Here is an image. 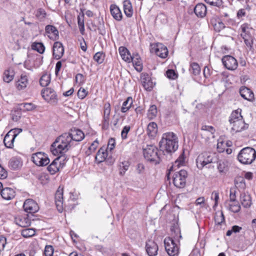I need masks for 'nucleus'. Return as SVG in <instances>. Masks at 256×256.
Masks as SVG:
<instances>
[{
	"label": "nucleus",
	"instance_id": "f257e3e1",
	"mask_svg": "<svg viewBox=\"0 0 256 256\" xmlns=\"http://www.w3.org/2000/svg\"><path fill=\"white\" fill-rule=\"evenodd\" d=\"M73 145L69 134L64 133L56 138L52 144L50 150L54 155L62 154L66 152Z\"/></svg>",
	"mask_w": 256,
	"mask_h": 256
},
{
	"label": "nucleus",
	"instance_id": "f03ea898",
	"mask_svg": "<svg viewBox=\"0 0 256 256\" xmlns=\"http://www.w3.org/2000/svg\"><path fill=\"white\" fill-rule=\"evenodd\" d=\"M159 144L160 150L163 152L168 153L174 152L178 148V136L172 132L164 133Z\"/></svg>",
	"mask_w": 256,
	"mask_h": 256
},
{
	"label": "nucleus",
	"instance_id": "7ed1b4c3",
	"mask_svg": "<svg viewBox=\"0 0 256 256\" xmlns=\"http://www.w3.org/2000/svg\"><path fill=\"white\" fill-rule=\"evenodd\" d=\"M242 110L238 108L232 112L229 118L231 126V131L233 132H239L246 130L248 125L246 124L241 114Z\"/></svg>",
	"mask_w": 256,
	"mask_h": 256
},
{
	"label": "nucleus",
	"instance_id": "20e7f679",
	"mask_svg": "<svg viewBox=\"0 0 256 256\" xmlns=\"http://www.w3.org/2000/svg\"><path fill=\"white\" fill-rule=\"evenodd\" d=\"M256 158V151L251 147L243 148L238 155V161L244 164H251Z\"/></svg>",
	"mask_w": 256,
	"mask_h": 256
},
{
	"label": "nucleus",
	"instance_id": "39448f33",
	"mask_svg": "<svg viewBox=\"0 0 256 256\" xmlns=\"http://www.w3.org/2000/svg\"><path fill=\"white\" fill-rule=\"evenodd\" d=\"M218 160L217 155L215 153L204 152L200 154L196 159L198 168L202 170L208 164L215 162Z\"/></svg>",
	"mask_w": 256,
	"mask_h": 256
},
{
	"label": "nucleus",
	"instance_id": "423d86ee",
	"mask_svg": "<svg viewBox=\"0 0 256 256\" xmlns=\"http://www.w3.org/2000/svg\"><path fill=\"white\" fill-rule=\"evenodd\" d=\"M144 156L148 161L155 164L159 163L160 158L158 154V148L154 145H149L144 148Z\"/></svg>",
	"mask_w": 256,
	"mask_h": 256
},
{
	"label": "nucleus",
	"instance_id": "0eeeda50",
	"mask_svg": "<svg viewBox=\"0 0 256 256\" xmlns=\"http://www.w3.org/2000/svg\"><path fill=\"white\" fill-rule=\"evenodd\" d=\"M188 177L187 172L182 170L179 172H176L172 176V182L175 186L178 188H183L186 184Z\"/></svg>",
	"mask_w": 256,
	"mask_h": 256
},
{
	"label": "nucleus",
	"instance_id": "6e6552de",
	"mask_svg": "<svg viewBox=\"0 0 256 256\" xmlns=\"http://www.w3.org/2000/svg\"><path fill=\"white\" fill-rule=\"evenodd\" d=\"M165 249L170 256H176L178 254V247L174 240L170 237L166 238L164 240Z\"/></svg>",
	"mask_w": 256,
	"mask_h": 256
},
{
	"label": "nucleus",
	"instance_id": "1a4fd4ad",
	"mask_svg": "<svg viewBox=\"0 0 256 256\" xmlns=\"http://www.w3.org/2000/svg\"><path fill=\"white\" fill-rule=\"evenodd\" d=\"M241 28L242 31L241 36L243 38L245 44L248 48L250 50H253V38L250 32V30H252L246 24H242Z\"/></svg>",
	"mask_w": 256,
	"mask_h": 256
},
{
	"label": "nucleus",
	"instance_id": "9d476101",
	"mask_svg": "<svg viewBox=\"0 0 256 256\" xmlns=\"http://www.w3.org/2000/svg\"><path fill=\"white\" fill-rule=\"evenodd\" d=\"M32 159L34 164L40 166H46L50 162L48 155L42 152H38L32 154Z\"/></svg>",
	"mask_w": 256,
	"mask_h": 256
},
{
	"label": "nucleus",
	"instance_id": "9b49d317",
	"mask_svg": "<svg viewBox=\"0 0 256 256\" xmlns=\"http://www.w3.org/2000/svg\"><path fill=\"white\" fill-rule=\"evenodd\" d=\"M42 98L48 102L55 103L57 102V96L54 90L51 88H46L42 90Z\"/></svg>",
	"mask_w": 256,
	"mask_h": 256
},
{
	"label": "nucleus",
	"instance_id": "f8f14e48",
	"mask_svg": "<svg viewBox=\"0 0 256 256\" xmlns=\"http://www.w3.org/2000/svg\"><path fill=\"white\" fill-rule=\"evenodd\" d=\"M222 62L224 66L229 70H234L238 66L236 59L230 56H224L222 58Z\"/></svg>",
	"mask_w": 256,
	"mask_h": 256
},
{
	"label": "nucleus",
	"instance_id": "ddd939ff",
	"mask_svg": "<svg viewBox=\"0 0 256 256\" xmlns=\"http://www.w3.org/2000/svg\"><path fill=\"white\" fill-rule=\"evenodd\" d=\"M23 208L25 212L30 214L35 213L39 209L37 203L32 199L26 200L24 203Z\"/></svg>",
	"mask_w": 256,
	"mask_h": 256
},
{
	"label": "nucleus",
	"instance_id": "4468645a",
	"mask_svg": "<svg viewBox=\"0 0 256 256\" xmlns=\"http://www.w3.org/2000/svg\"><path fill=\"white\" fill-rule=\"evenodd\" d=\"M68 134L72 144L74 141L80 142L84 138V133L79 129H71Z\"/></svg>",
	"mask_w": 256,
	"mask_h": 256
},
{
	"label": "nucleus",
	"instance_id": "2eb2a0df",
	"mask_svg": "<svg viewBox=\"0 0 256 256\" xmlns=\"http://www.w3.org/2000/svg\"><path fill=\"white\" fill-rule=\"evenodd\" d=\"M46 35L50 40H56L59 38L58 31L56 28L52 25H47L45 27Z\"/></svg>",
	"mask_w": 256,
	"mask_h": 256
},
{
	"label": "nucleus",
	"instance_id": "dca6fc26",
	"mask_svg": "<svg viewBox=\"0 0 256 256\" xmlns=\"http://www.w3.org/2000/svg\"><path fill=\"white\" fill-rule=\"evenodd\" d=\"M152 49L155 54L161 58H166L168 54L167 48L162 44H156Z\"/></svg>",
	"mask_w": 256,
	"mask_h": 256
},
{
	"label": "nucleus",
	"instance_id": "f3484780",
	"mask_svg": "<svg viewBox=\"0 0 256 256\" xmlns=\"http://www.w3.org/2000/svg\"><path fill=\"white\" fill-rule=\"evenodd\" d=\"M55 203L58 210L62 212L63 210V188L60 186L58 188L55 194Z\"/></svg>",
	"mask_w": 256,
	"mask_h": 256
},
{
	"label": "nucleus",
	"instance_id": "a211bd4d",
	"mask_svg": "<svg viewBox=\"0 0 256 256\" xmlns=\"http://www.w3.org/2000/svg\"><path fill=\"white\" fill-rule=\"evenodd\" d=\"M146 250L149 256H156L158 254V246L154 240H148L146 242Z\"/></svg>",
	"mask_w": 256,
	"mask_h": 256
},
{
	"label": "nucleus",
	"instance_id": "6ab92c4d",
	"mask_svg": "<svg viewBox=\"0 0 256 256\" xmlns=\"http://www.w3.org/2000/svg\"><path fill=\"white\" fill-rule=\"evenodd\" d=\"M53 56L56 60L60 59L64 54V48L60 42L54 43L52 48Z\"/></svg>",
	"mask_w": 256,
	"mask_h": 256
},
{
	"label": "nucleus",
	"instance_id": "aec40b11",
	"mask_svg": "<svg viewBox=\"0 0 256 256\" xmlns=\"http://www.w3.org/2000/svg\"><path fill=\"white\" fill-rule=\"evenodd\" d=\"M217 168L220 173L225 174L228 170L230 162L228 159L223 158L218 160Z\"/></svg>",
	"mask_w": 256,
	"mask_h": 256
},
{
	"label": "nucleus",
	"instance_id": "412c9836",
	"mask_svg": "<svg viewBox=\"0 0 256 256\" xmlns=\"http://www.w3.org/2000/svg\"><path fill=\"white\" fill-rule=\"evenodd\" d=\"M140 80L144 89L148 91H150L154 86L153 83L147 73H142L140 76Z\"/></svg>",
	"mask_w": 256,
	"mask_h": 256
},
{
	"label": "nucleus",
	"instance_id": "4be33fe9",
	"mask_svg": "<svg viewBox=\"0 0 256 256\" xmlns=\"http://www.w3.org/2000/svg\"><path fill=\"white\" fill-rule=\"evenodd\" d=\"M23 162L21 158L17 156L12 157L8 162V168L12 170H18L22 166Z\"/></svg>",
	"mask_w": 256,
	"mask_h": 256
},
{
	"label": "nucleus",
	"instance_id": "5701e85b",
	"mask_svg": "<svg viewBox=\"0 0 256 256\" xmlns=\"http://www.w3.org/2000/svg\"><path fill=\"white\" fill-rule=\"evenodd\" d=\"M240 96L249 102H252L254 98L253 92L246 86H242L239 90Z\"/></svg>",
	"mask_w": 256,
	"mask_h": 256
},
{
	"label": "nucleus",
	"instance_id": "b1692460",
	"mask_svg": "<svg viewBox=\"0 0 256 256\" xmlns=\"http://www.w3.org/2000/svg\"><path fill=\"white\" fill-rule=\"evenodd\" d=\"M28 83L27 76L22 74L20 78L16 82L15 86L18 90H22L26 89Z\"/></svg>",
	"mask_w": 256,
	"mask_h": 256
},
{
	"label": "nucleus",
	"instance_id": "393cba45",
	"mask_svg": "<svg viewBox=\"0 0 256 256\" xmlns=\"http://www.w3.org/2000/svg\"><path fill=\"white\" fill-rule=\"evenodd\" d=\"M0 194L4 200H8L14 198L16 192L12 188L6 187L2 188Z\"/></svg>",
	"mask_w": 256,
	"mask_h": 256
},
{
	"label": "nucleus",
	"instance_id": "a878e982",
	"mask_svg": "<svg viewBox=\"0 0 256 256\" xmlns=\"http://www.w3.org/2000/svg\"><path fill=\"white\" fill-rule=\"evenodd\" d=\"M240 201L242 206L244 208H250L252 204L251 196L248 193H242L240 196Z\"/></svg>",
	"mask_w": 256,
	"mask_h": 256
},
{
	"label": "nucleus",
	"instance_id": "bb28decb",
	"mask_svg": "<svg viewBox=\"0 0 256 256\" xmlns=\"http://www.w3.org/2000/svg\"><path fill=\"white\" fill-rule=\"evenodd\" d=\"M207 12L206 6L202 4H197L194 8V12L196 16L199 18H204L206 16Z\"/></svg>",
	"mask_w": 256,
	"mask_h": 256
},
{
	"label": "nucleus",
	"instance_id": "cd10ccee",
	"mask_svg": "<svg viewBox=\"0 0 256 256\" xmlns=\"http://www.w3.org/2000/svg\"><path fill=\"white\" fill-rule=\"evenodd\" d=\"M110 12L114 18L117 21L122 20V14L119 8L116 4H112L110 6Z\"/></svg>",
	"mask_w": 256,
	"mask_h": 256
},
{
	"label": "nucleus",
	"instance_id": "c85d7f7f",
	"mask_svg": "<svg viewBox=\"0 0 256 256\" xmlns=\"http://www.w3.org/2000/svg\"><path fill=\"white\" fill-rule=\"evenodd\" d=\"M118 52L122 59L125 62L129 63L132 60V57L126 48L120 46L118 48Z\"/></svg>",
	"mask_w": 256,
	"mask_h": 256
},
{
	"label": "nucleus",
	"instance_id": "c756f323",
	"mask_svg": "<svg viewBox=\"0 0 256 256\" xmlns=\"http://www.w3.org/2000/svg\"><path fill=\"white\" fill-rule=\"evenodd\" d=\"M111 108L109 102L106 103L104 105V116L102 123L104 126H108L109 124L110 115Z\"/></svg>",
	"mask_w": 256,
	"mask_h": 256
},
{
	"label": "nucleus",
	"instance_id": "7c9ffc66",
	"mask_svg": "<svg viewBox=\"0 0 256 256\" xmlns=\"http://www.w3.org/2000/svg\"><path fill=\"white\" fill-rule=\"evenodd\" d=\"M15 222L16 224L21 227H27L30 225V220L27 216H18L15 218Z\"/></svg>",
	"mask_w": 256,
	"mask_h": 256
},
{
	"label": "nucleus",
	"instance_id": "2f4dec72",
	"mask_svg": "<svg viewBox=\"0 0 256 256\" xmlns=\"http://www.w3.org/2000/svg\"><path fill=\"white\" fill-rule=\"evenodd\" d=\"M226 207L230 211L237 213L240 210V206L238 202H228L225 203Z\"/></svg>",
	"mask_w": 256,
	"mask_h": 256
},
{
	"label": "nucleus",
	"instance_id": "473e14b6",
	"mask_svg": "<svg viewBox=\"0 0 256 256\" xmlns=\"http://www.w3.org/2000/svg\"><path fill=\"white\" fill-rule=\"evenodd\" d=\"M124 10L125 14L128 18H130L133 14V9L130 0H124L123 2Z\"/></svg>",
	"mask_w": 256,
	"mask_h": 256
},
{
	"label": "nucleus",
	"instance_id": "72a5a7b5",
	"mask_svg": "<svg viewBox=\"0 0 256 256\" xmlns=\"http://www.w3.org/2000/svg\"><path fill=\"white\" fill-rule=\"evenodd\" d=\"M60 158H55L52 162L48 166L47 169L48 171L52 174H54L59 171L60 168L58 166V160Z\"/></svg>",
	"mask_w": 256,
	"mask_h": 256
},
{
	"label": "nucleus",
	"instance_id": "f704fd0d",
	"mask_svg": "<svg viewBox=\"0 0 256 256\" xmlns=\"http://www.w3.org/2000/svg\"><path fill=\"white\" fill-rule=\"evenodd\" d=\"M107 156V150L104 148H101L96 154V160L99 163L102 162L106 159Z\"/></svg>",
	"mask_w": 256,
	"mask_h": 256
},
{
	"label": "nucleus",
	"instance_id": "c9c22d12",
	"mask_svg": "<svg viewBox=\"0 0 256 256\" xmlns=\"http://www.w3.org/2000/svg\"><path fill=\"white\" fill-rule=\"evenodd\" d=\"M14 140L15 138L8 132L4 138V143L6 148H12L14 146Z\"/></svg>",
	"mask_w": 256,
	"mask_h": 256
},
{
	"label": "nucleus",
	"instance_id": "e433bc0d",
	"mask_svg": "<svg viewBox=\"0 0 256 256\" xmlns=\"http://www.w3.org/2000/svg\"><path fill=\"white\" fill-rule=\"evenodd\" d=\"M14 70L12 68L6 70L4 73V80L8 83L10 82L14 79Z\"/></svg>",
	"mask_w": 256,
	"mask_h": 256
},
{
	"label": "nucleus",
	"instance_id": "4c0bfd02",
	"mask_svg": "<svg viewBox=\"0 0 256 256\" xmlns=\"http://www.w3.org/2000/svg\"><path fill=\"white\" fill-rule=\"evenodd\" d=\"M158 131L157 124L154 122H150L147 127V134L150 136H154Z\"/></svg>",
	"mask_w": 256,
	"mask_h": 256
},
{
	"label": "nucleus",
	"instance_id": "58836bf2",
	"mask_svg": "<svg viewBox=\"0 0 256 256\" xmlns=\"http://www.w3.org/2000/svg\"><path fill=\"white\" fill-rule=\"evenodd\" d=\"M132 98L130 96L128 97L122 104L121 108V112L123 113L127 112L132 107Z\"/></svg>",
	"mask_w": 256,
	"mask_h": 256
},
{
	"label": "nucleus",
	"instance_id": "ea45409f",
	"mask_svg": "<svg viewBox=\"0 0 256 256\" xmlns=\"http://www.w3.org/2000/svg\"><path fill=\"white\" fill-rule=\"evenodd\" d=\"M130 166V163L128 160L120 162L119 164V174L122 176H124L126 172L128 170Z\"/></svg>",
	"mask_w": 256,
	"mask_h": 256
},
{
	"label": "nucleus",
	"instance_id": "a19ab883",
	"mask_svg": "<svg viewBox=\"0 0 256 256\" xmlns=\"http://www.w3.org/2000/svg\"><path fill=\"white\" fill-rule=\"evenodd\" d=\"M236 186L240 190H244L246 186L244 178L242 176H237L234 180Z\"/></svg>",
	"mask_w": 256,
	"mask_h": 256
},
{
	"label": "nucleus",
	"instance_id": "79ce46f5",
	"mask_svg": "<svg viewBox=\"0 0 256 256\" xmlns=\"http://www.w3.org/2000/svg\"><path fill=\"white\" fill-rule=\"evenodd\" d=\"M184 163L185 156L184 155V152H183L179 156L178 158L175 161L172 166L170 168V170H171L172 169L175 168L176 167L179 168L180 166H182L184 164Z\"/></svg>",
	"mask_w": 256,
	"mask_h": 256
},
{
	"label": "nucleus",
	"instance_id": "37998d69",
	"mask_svg": "<svg viewBox=\"0 0 256 256\" xmlns=\"http://www.w3.org/2000/svg\"><path fill=\"white\" fill-rule=\"evenodd\" d=\"M171 230V237L174 240H178L179 239L182 238L180 230L178 227H172L170 228Z\"/></svg>",
	"mask_w": 256,
	"mask_h": 256
},
{
	"label": "nucleus",
	"instance_id": "c03bdc74",
	"mask_svg": "<svg viewBox=\"0 0 256 256\" xmlns=\"http://www.w3.org/2000/svg\"><path fill=\"white\" fill-rule=\"evenodd\" d=\"M201 130L203 132L202 134H206L207 138H209L215 132V130L214 127L209 126H202Z\"/></svg>",
	"mask_w": 256,
	"mask_h": 256
},
{
	"label": "nucleus",
	"instance_id": "a18cd8bd",
	"mask_svg": "<svg viewBox=\"0 0 256 256\" xmlns=\"http://www.w3.org/2000/svg\"><path fill=\"white\" fill-rule=\"evenodd\" d=\"M50 82V74H44L40 80V84L42 86H46L48 85Z\"/></svg>",
	"mask_w": 256,
	"mask_h": 256
},
{
	"label": "nucleus",
	"instance_id": "49530a36",
	"mask_svg": "<svg viewBox=\"0 0 256 256\" xmlns=\"http://www.w3.org/2000/svg\"><path fill=\"white\" fill-rule=\"evenodd\" d=\"M158 113L157 108L155 105L150 106L148 112V117L150 120H152L156 116Z\"/></svg>",
	"mask_w": 256,
	"mask_h": 256
},
{
	"label": "nucleus",
	"instance_id": "de8ad7c7",
	"mask_svg": "<svg viewBox=\"0 0 256 256\" xmlns=\"http://www.w3.org/2000/svg\"><path fill=\"white\" fill-rule=\"evenodd\" d=\"M84 14H82V15L78 16V24L80 29V32L82 35L84 34Z\"/></svg>",
	"mask_w": 256,
	"mask_h": 256
},
{
	"label": "nucleus",
	"instance_id": "09e8293b",
	"mask_svg": "<svg viewBox=\"0 0 256 256\" xmlns=\"http://www.w3.org/2000/svg\"><path fill=\"white\" fill-rule=\"evenodd\" d=\"M35 230L32 228H26L22 231L21 234L24 238H30L35 234Z\"/></svg>",
	"mask_w": 256,
	"mask_h": 256
},
{
	"label": "nucleus",
	"instance_id": "8fccbe9b",
	"mask_svg": "<svg viewBox=\"0 0 256 256\" xmlns=\"http://www.w3.org/2000/svg\"><path fill=\"white\" fill-rule=\"evenodd\" d=\"M105 54L102 52H98L94 56V60L98 64H102L104 60Z\"/></svg>",
	"mask_w": 256,
	"mask_h": 256
},
{
	"label": "nucleus",
	"instance_id": "3c124183",
	"mask_svg": "<svg viewBox=\"0 0 256 256\" xmlns=\"http://www.w3.org/2000/svg\"><path fill=\"white\" fill-rule=\"evenodd\" d=\"M32 48L40 54H42L45 50V47L42 42L34 44L32 46Z\"/></svg>",
	"mask_w": 256,
	"mask_h": 256
},
{
	"label": "nucleus",
	"instance_id": "603ef678",
	"mask_svg": "<svg viewBox=\"0 0 256 256\" xmlns=\"http://www.w3.org/2000/svg\"><path fill=\"white\" fill-rule=\"evenodd\" d=\"M190 71L196 76L198 74L200 71L199 65L196 62L192 63L190 64Z\"/></svg>",
	"mask_w": 256,
	"mask_h": 256
},
{
	"label": "nucleus",
	"instance_id": "864d4df0",
	"mask_svg": "<svg viewBox=\"0 0 256 256\" xmlns=\"http://www.w3.org/2000/svg\"><path fill=\"white\" fill-rule=\"evenodd\" d=\"M132 62L136 70L138 72H141L142 70V66L140 60H138V58H136V59L134 58H132V60L131 61Z\"/></svg>",
	"mask_w": 256,
	"mask_h": 256
},
{
	"label": "nucleus",
	"instance_id": "5fc2aeb1",
	"mask_svg": "<svg viewBox=\"0 0 256 256\" xmlns=\"http://www.w3.org/2000/svg\"><path fill=\"white\" fill-rule=\"evenodd\" d=\"M226 146L225 141H224L221 138L218 140L217 144V150L219 152H223L225 151Z\"/></svg>",
	"mask_w": 256,
	"mask_h": 256
},
{
	"label": "nucleus",
	"instance_id": "6e6d98bb",
	"mask_svg": "<svg viewBox=\"0 0 256 256\" xmlns=\"http://www.w3.org/2000/svg\"><path fill=\"white\" fill-rule=\"evenodd\" d=\"M98 142L97 140H95L90 146L88 150L86 151V154L90 155L92 152H94L98 147Z\"/></svg>",
	"mask_w": 256,
	"mask_h": 256
},
{
	"label": "nucleus",
	"instance_id": "4d7b16f0",
	"mask_svg": "<svg viewBox=\"0 0 256 256\" xmlns=\"http://www.w3.org/2000/svg\"><path fill=\"white\" fill-rule=\"evenodd\" d=\"M204 1L211 6L220 7L222 4V0H204Z\"/></svg>",
	"mask_w": 256,
	"mask_h": 256
},
{
	"label": "nucleus",
	"instance_id": "13d9d810",
	"mask_svg": "<svg viewBox=\"0 0 256 256\" xmlns=\"http://www.w3.org/2000/svg\"><path fill=\"white\" fill-rule=\"evenodd\" d=\"M54 254V248L52 246L47 245L46 246L44 251L45 256H52Z\"/></svg>",
	"mask_w": 256,
	"mask_h": 256
},
{
	"label": "nucleus",
	"instance_id": "bf43d9fd",
	"mask_svg": "<svg viewBox=\"0 0 256 256\" xmlns=\"http://www.w3.org/2000/svg\"><path fill=\"white\" fill-rule=\"evenodd\" d=\"M130 127L129 126H124L121 132V136L122 140H125L127 138V134L130 132Z\"/></svg>",
	"mask_w": 256,
	"mask_h": 256
},
{
	"label": "nucleus",
	"instance_id": "052dcab7",
	"mask_svg": "<svg viewBox=\"0 0 256 256\" xmlns=\"http://www.w3.org/2000/svg\"><path fill=\"white\" fill-rule=\"evenodd\" d=\"M166 76L170 79L175 80L178 77L177 74L173 70H168L166 72Z\"/></svg>",
	"mask_w": 256,
	"mask_h": 256
},
{
	"label": "nucleus",
	"instance_id": "680f3d73",
	"mask_svg": "<svg viewBox=\"0 0 256 256\" xmlns=\"http://www.w3.org/2000/svg\"><path fill=\"white\" fill-rule=\"evenodd\" d=\"M7 244L6 238L4 236H0V252L4 250Z\"/></svg>",
	"mask_w": 256,
	"mask_h": 256
},
{
	"label": "nucleus",
	"instance_id": "e2e57ef3",
	"mask_svg": "<svg viewBox=\"0 0 256 256\" xmlns=\"http://www.w3.org/2000/svg\"><path fill=\"white\" fill-rule=\"evenodd\" d=\"M214 28L216 31L220 32L225 28V26L222 22L218 21L214 24Z\"/></svg>",
	"mask_w": 256,
	"mask_h": 256
},
{
	"label": "nucleus",
	"instance_id": "0e129e2a",
	"mask_svg": "<svg viewBox=\"0 0 256 256\" xmlns=\"http://www.w3.org/2000/svg\"><path fill=\"white\" fill-rule=\"evenodd\" d=\"M88 94L86 90L82 88H80L78 92V96L80 99H84Z\"/></svg>",
	"mask_w": 256,
	"mask_h": 256
},
{
	"label": "nucleus",
	"instance_id": "69168bd1",
	"mask_svg": "<svg viewBox=\"0 0 256 256\" xmlns=\"http://www.w3.org/2000/svg\"><path fill=\"white\" fill-rule=\"evenodd\" d=\"M21 106H22L27 111L32 110L36 108V106L32 103H24Z\"/></svg>",
	"mask_w": 256,
	"mask_h": 256
},
{
	"label": "nucleus",
	"instance_id": "338daca9",
	"mask_svg": "<svg viewBox=\"0 0 256 256\" xmlns=\"http://www.w3.org/2000/svg\"><path fill=\"white\" fill-rule=\"evenodd\" d=\"M211 198L212 199H214L215 202L214 207L216 206H218V201L219 200V193L216 191L213 192L212 194Z\"/></svg>",
	"mask_w": 256,
	"mask_h": 256
},
{
	"label": "nucleus",
	"instance_id": "774afa93",
	"mask_svg": "<svg viewBox=\"0 0 256 256\" xmlns=\"http://www.w3.org/2000/svg\"><path fill=\"white\" fill-rule=\"evenodd\" d=\"M22 131V128H15L12 129L8 132L12 134L15 138Z\"/></svg>",
	"mask_w": 256,
	"mask_h": 256
}]
</instances>
